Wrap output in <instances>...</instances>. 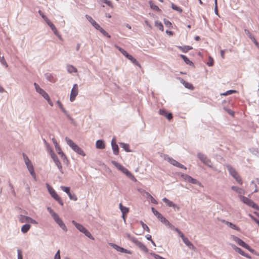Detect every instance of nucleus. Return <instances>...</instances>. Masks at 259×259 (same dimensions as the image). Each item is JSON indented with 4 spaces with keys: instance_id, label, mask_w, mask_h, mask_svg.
Listing matches in <instances>:
<instances>
[{
    "instance_id": "obj_44",
    "label": "nucleus",
    "mask_w": 259,
    "mask_h": 259,
    "mask_svg": "<svg viewBox=\"0 0 259 259\" xmlns=\"http://www.w3.org/2000/svg\"><path fill=\"white\" fill-rule=\"evenodd\" d=\"M171 8L173 10H175L179 12V13L182 12V11H183L182 9L180 7L177 6V5H175L173 3L171 4Z\"/></svg>"
},
{
    "instance_id": "obj_29",
    "label": "nucleus",
    "mask_w": 259,
    "mask_h": 259,
    "mask_svg": "<svg viewBox=\"0 0 259 259\" xmlns=\"http://www.w3.org/2000/svg\"><path fill=\"white\" fill-rule=\"evenodd\" d=\"M178 48L182 51L184 53H187L189 50L192 49V47L189 46H179Z\"/></svg>"
},
{
    "instance_id": "obj_34",
    "label": "nucleus",
    "mask_w": 259,
    "mask_h": 259,
    "mask_svg": "<svg viewBox=\"0 0 259 259\" xmlns=\"http://www.w3.org/2000/svg\"><path fill=\"white\" fill-rule=\"evenodd\" d=\"M67 71L69 73H73V72H76L77 69L76 68H75L72 65H68L67 67Z\"/></svg>"
},
{
    "instance_id": "obj_46",
    "label": "nucleus",
    "mask_w": 259,
    "mask_h": 259,
    "mask_svg": "<svg viewBox=\"0 0 259 259\" xmlns=\"http://www.w3.org/2000/svg\"><path fill=\"white\" fill-rule=\"evenodd\" d=\"M236 92H237V91L236 90H230L227 91L225 93L221 94V95L222 96H228L229 95H231L232 94H233V93H235Z\"/></svg>"
},
{
    "instance_id": "obj_37",
    "label": "nucleus",
    "mask_w": 259,
    "mask_h": 259,
    "mask_svg": "<svg viewBox=\"0 0 259 259\" xmlns=\"http://www.w3.org/2000/svg\"><path fill=\"white\" fill-rule=\"evenodd\" d=\"M149 5H150V6L151 7V8L152 9H153V10L155 11H158V12H159L160 11V10L159 9V8H158V6H157L156 5H154L152 1H150L149 2Z\"/></svg>"
},
{
    "instance_id": "obj_23",
    "label": "nucleus",
    "mask_w": 259,
    "mask_h": 259,
    "mask_svg": "<svg viewBox=\"0 0 259 259\" xmlns=\"http://www.w3.org/2000/svg\"><path fill=\"white\" fill-rule=\"evenodd\" d=\"M222 222L225 223L230 228H232V229H233L234 230H237V231H239L240 230V228L238 227H237V226H236L235 225L233 224V223H232L231 222H229L228 221H226L225 220H223Z\"/></svg>"
},
{
    "instance_id": "obj_4",
    "label": "nucleus",
    "mask_w": 259,
    "mask_h": 259,
    "mask_svg": "<svg viewBox=\"0 0 259 259\" xmlns=\"http://www.w3.org/2000/svg\"><path fill=\"white\" fill-rule=\"evenodd\" d=\"M46 186L48 189V190L51 195V196L56 200L61 205H63V202L60 197L58 196V195L56 193L55 191L53 189V188L51 187L49 184H46Z\"/></svg>"
},
{
    "instance_id": "obj_52",
    "label": "nucleus",
    "mask_w": 259,
    "mask_h": 259,
    "mask_svg": "<svg viewBox=\"0 0 259 259\" xmlns=\"http://www.w3.org/2000/svg\"><path fill=\"white\" fill-rule=\"evenodd\" d=\"M0 62L4 65H5L6 67L8 66V64L5 60V58L3 56H0Z\"/></svg>"
},
{
    "instance_id": "obj_61",
    "label": "nucleus",
    "mask_w": 259,
    "mask_h": 259,
    "mask_svg": "<svg viewBox=\"0 0 259 259\" xmlns=\"http://www.w3.org/2000/svg\"><path fill=\"white\" fill-rule=\"evenodd\" d=\"M34 85L35 87V89L36 92L38 93L42 89L39 86L38 84H37L35 82L34 83Z\"/></svg>"
},
{
    "instance_id": "obj_18",
    "label": "nucleus",
    "mask_w": 259,
    "mask_h": 259,
    "mask_svg": "<svg viewBox=\"0 0 259 259\" xmlns=\"http://www.w3.org/2000/svg\"><path fill=\"white\" fill-rule=\"evenodd\" d=\"M183 241L184 243L190 248L192 250H195L196 247L193 245V244L189 240V239L187 237L184 238L183 239Z\"/></svg>"
},
{
    "instance_id": "obj_19",
    "label": "nucleus",
    "mask_w": 259,
    "mask_h": 259,
    "mask_svg": "<svg viewBox=\"0 0 259 259\" xmlns=\"http://www.w3.org/2000/svg\"><path fill=\"white\" fill-rule=\"evenodd\" d=\"M162 201L165 203L169 207H172L174 208L176 207L178 210L180 207L178 206L176 204L174 203L172 201L169 200L166 198H163Z\"/></svg>"
},
{
    "instance_id": "obj_38",
    "label": "nucleus",
    "mask_w": 259,
    "mask_h": 259,
    "mask_svg": "<svg viewBox=\"0 0 259 259\" xmlns=\"http://www.w3.org/2000/svg\"><path fill=\"white\" fill-rule=\"evenodd\" d=\"M47 210L51 214L53 219L58 215L57 213L54 212V210L50 207H48Z\"/></svg>"
},
{
    "instance_id": "obj_42",
    "label": "nucleus",
    "mask_w": 259,
    "mask_h": 259,
    "mask_svg": "<svg viewBox=\"0 0 259 259\" xmlns=\"http://www.w3.org/2000/svg\"><path fill=\"white\" fill-rule=\"evenodd\" d=\"M244 32L245 34L248 36V37L252 41L254 40L255 37L252 34L249 32V31L246 29H244Z\"/></svg>"
},
{
    "instance_id": "obj_27",
    "label": "nucleus",
    "mask_w": 259,
    "mask_h": 259,
    "mask_svg": "<svg viewBox=\"0 0 259 259\" xmlns=\"http://www.w3.org/2000/svg\"><path fill=\"white\" fill-rule=\"evenodd\" d=\"M30 227H31L30 225H29L28 224H26L22 226L21 229V232L23 233H26L29 230Z\"/></svg>"
},
{
    "instance_id": "obj_36",
    "label": "nucleus",
    "mask_w": 259,
    "mask_h": 259,
    "mask_svg": "<svg viewBox=\"0 0 259 259\" xmlns=\"http://www.w3.org/2000/svg\"><path fill=\"white\" fill-rule=\"evenodd\" d=\"M97 30L100 31V32L104 36H106L108 38H110V37H111L110 35L104 29H103L101 26H100L99 28H98L97 29Z\"/></svg>"
},
{
    "instance_id": "obj_40",
    "label": "nucleus",
    "mask_w": 259,
    "mask_h": 259,
    "mask_svg": "<svg viewBox=\"0 0 259 259\" xmlns=\"http://www.w3.org/2000/svg\"><path fill=\"white\" fill-rule=\"evenodd\" d=\"M124 174H125L126 176H127L129 178H130L133 181H134L135 182L137 181V180L135 178V177L131 173V172L128 169L125 171Z\"/></svg>"
},
{
    "instance_id": "obj_12",
    "label": "nucleus",
    "mask_w": 259,
    "mask_h": 259,
    "mask_svg": "<svg viewBox=\"0 0 259 259\" xmlns=\"http://www.w3.org/2000/svg\"><path fill=\"white\" fill-rule=\"evenodd\" d=\"M159 114L165 117L169 120H171L173 117L171 113H167V111L164 109H160L159 110Z\"/></svg>"
},
{
    "instance_id": "obj_48",
    "label": "nucleus",
    "mask_w": 259,
    "mask_h": 259,
    "mask_svg": "<svg viewBox=\"0 0 259 259\" xmlns=\"http://www.w3.org/2000/svg\"><path fill=\"white\" fill-rule=\"evenodd\" d=\"M141 224L142 225V228L144 230H146L147 232H150V229L147 225L144 224L142 221H141Z\"/></svg>"
},
{
    "instance_id": "obj_35",
    "label": "nucleus",
    "mask_w": 259,
    "mask_h": 259,
    "mask_svg": "<svg viewBox=\"0 0 259 259\" xmlns=\"http://www.w3.org/2000/svg\"><path fill=\"white\" fill-rule=\"evenodd\" d=\"M115 47L125 57H127V56L129 54L126 51H125L124 49L121 48V47L118 46L117 45H115Z\"/></svg>"
},
{
    "instance_id": "obj_28",
    "label": "nucleus",
    "mask_w": 259,
    "mask_h": 259,
    "mask_svg": "<svg viewBox=\"0 0 259 259\" xmlns=\"http://www.w3.org/2000/svg\"><path fill=\"white\" fill-rule=\"evenodd\" d=\"M54 162H55L56 165L57 166V167L58 168V169H59L60 171L63 174V171L62 170V165H61V163L60 161V160H59L58 158H56V159H55V160L54 161Z\"/></svg>"
},
{
    "instance_id": "obj_39",
    "label": "nucleus",
    "mask_w": 259,
    "mask_h": 259,
    "mask_svg": "<svg viewBox=\"0 0 259 259\" xmlns=\"http://www.w3.org/2000/svg\"><path fill=\"white\" fill-rule=\"evenodd\" d=\"M155 25L160 30H161L162 31H163V26L162 24L161 23V22L156 21H155Z\"/></svg>"
},
{
    "instance_id": "obj_55",
    "label": "nucleus",
    "mask_w": 259,
    "mask_h": 259,
    "mask_svg": "<svg viewBox=\"0 0 259 259\" xmlns=\"http://www.w3.org/2000/svg\"><path fill=\"white\" fill-rule=\"evenodd\" d=\"M163 22L164 24L166 25V26L169 28L172 25L169 21L165 19L163 20Z\"/></svg>"
},
{
    "instance_id": "obj_59",
    "label": "nucleus",
    "mask_w": 259,
    "mask_h": 259,
    "mask_svg": "<svg viewBox=\"0 0 259 259\" xmlns=\"http://www.w3.org/2000/svg\"><path fill=\"white\" fill-rule=\"evenodd\" d=\"M165 226H167L169 228H170L171 230H175V229L176 228L175 227V226L171 224L169 221L167 222V224L165 225Z\"/></svg>"
},
{
    "instance_id": "obj_14",
    "label": "nucleus",
    "mask_w": 259,
    "mask_h": 259,
    "mask_svg": "<svg viewBox=\"0 0 259 259\" xmlns=\"http://www.w3.org/2000/svg\"><path fill=\"white\" fill-rule=\"evenodd\" d=\"M57 104L58 105L59 108L62 110V111L64 113V114L66 116L67 118L69 119L70 120H73V119L72 117L70 116V115L68 114V112L64 108L63 105L62 103L60 102V101H57Z\"/></svg>"
},
{
    "instance_id": "obj_45",
    "label": "nucleus",
    "mask_w": 259,
    "mask_h": 259,
    "mask_svg": "<svg viewBox=\"0 0 259 259\" xmlns=\"http://www.w3.org/2000/svg\"><path fill=\"white\" fill-rule=\"evenodd\" d=\"M138 191L139 192H140L141 193H144V195L147 198V199H149L152 196L149 193L145 191V190H141V189H138Z\"/></svg>"
},
{
    "instance_id": "obj_15",
    "label": "nucleus",
    "mask_w": 259,
    "mask_h": 259,
    "mask_svg": "<svg viewBox=\"0 0 259 259\" xmlns=\"http://www.w3.org/2000/svg\"><path fill=\"white\" fill-rule=\"evenodd\" d=\"M111 163L119 170L121 171L123 173H125V171L127 170L126 168H125L123 166L118 163L115 161H112Z\"/></svg>"
},
{
    "instance_id": "obj_26",
    "label": "nucleus",
    "mask_w": 259,
    "mask_h": 259,
    "mask_svg": "<svg viewBox=\"0 0 259 259\" xmlns=\"http://www.w3.org/2000/svg\"><path fill=\"white\" fill-rule=\"evenodd\" d=\"M163 158L164 159V160L167 161L173 165L175 164L176 161H177L166 154L164 155Z\"/></svg>"
},
{
    "instance_id": "obj_58",
    "label": "nucleus",
    "mask_w": 259,
    "mask_h": 259,
    "mask_svg": "<svg viewBox=\"0 0 259 259\" xmlns=\"http://www.w3.org/2000/svg\"><path fill=\"white\" fill-rule=\"evenodd\" d=\"M126 236H127V238L129 240H131L134 243H135V240H137V239L136 238H135L134 237L132 236L130 234H127Z\"/></svg>"
},
{
    "instance_id": "obj_20",
    "label": "nucleus",
    "mask_w": 259,
    "mask_h": 259,
    "mask_svg": "<svg viewBox=\"0 0 259 259\" xmlns=\"http://www.w3.org/2000/svg\"><path fill=\"white\" fill-rule=\"evenodd\" d=\"M179 78L180 79L181 82L184 85V87L186 88H187V89H190V90H193L194 87L191 83L186 81L182 78Z\"/></svg>"
},
{
    "instance_id": "obj_43",
    "label": "nucleus",
    "mask_w": 259,
    "mask_h": 259,
    "mask_svg": "<svg viewBox=\"0 0 259 259\" xmlns=\"http://www.w3.org/2000/svg\"><path fill=\"white\" fill-rule=\"evenodd\" d=\"M232 190L233 191H236L238 194H242L243 190L241 188H239L236 186H232L231 187Z\"/></svg>"
},
{
    "instance_id": "obj_32",
    "label": "nucleus",
    "mask_w": 259,
    "mask_h": 259,
    "mask_svg": "<svg viewBox=\"0 0 259 259\" xmlns=\"http://www.w3.org/2000/svg\"><path fill=\"white\" fill-rule=\"evenodd\" d=\"M45 75L46 79L47 80H48L49 81L52 82L55 81L54 77L52 75V74L49 73H46Z\"/></svg>"
},
{
    "instance_id": "obj_2",
    "label": "nucleus",
    "mask_w": 259,
    "mask_h": 259,
    "mask_svg": "<svg viewBox=\"0 0 259 259\" xmlns=\"http://www.w3.org/2000/svg\"><path fill=\"white\" fill-rule=\"evenodd\" d=\"M226 166L227 170L229 172L230 175L232 177H233L234 179H235V180L238 184H239L240 185H242V179L240 176L239 175V174H238V172H237V171L235 170V169L230 164H227L226 165Z\"/></svg>"
},
{
    "instance_id": "obj_30",
    "label": "nucleus",
    "mask_w": 259,
    "mask_h": 259,
    "mask_svg": "<svg viewBox=\"0 0 259 259\" xmlns=\"http://www.w3.org/2000/svg\"><path fill=\"white\" fill-rule=\"evenodd\" d=\"M119 208L123 214H125L128 213L129 209L127 207L124 206L121 203L119 204Z\"/></svg>"
},
{
    "instance_id": "obj_11",
    "label": "nucleus",
    "mask_w": 259,
    "mask_h": 259,
    "mask_svg": "<svg viewBox=\"0 0 259 259\" xmlns=\"http://www.w3.org/2000/svg\"><path fill=\"white\" fill-rule=\"evenodd\" d=\"M233 240L236 242L239 245L246 248V247L247 246L248 244H246L245 242H244L242 240H241L240 238H238V237H236L235 236H232Z\"/></svg>"
},
{
    "instance_id": "obj_25",
    "label": "nucleus",
    "mask_w": 259,
    "mask_h": 259,
    "mask_svg": "<svg viewBox=\"0 0 259 259\" xmlns=\"http://www.w3.org/2000/svg\"><path fill=\"white\" fill-rule=\"evenodd\" d=\"M126 58L129 59L133 64H134L135 65L141 67V65L140 64V63L138 62V61L135 59L134 58L132 55L128 54Z\"/></svg>"
},
{
    "instance_id": "obj_17",
    "label": "nucleus",
    "mask_w": 259,
    "mask_h": 259,
    "mask_svg": "<svg viewBox=\"0 0 259 259\" xmlns=\"http://www.w3.org/2000/svg\"><path fill=\"white\" fill-rule=\"evenodd\" d=\"M135 244L138 246L142 250L144 251L145 252H148L149 250L147 248V247L141 242L139 241V240H135Z\"/></svg>"
},
{
    "instance_id": "obj_41",
    "label": "nucleus",
    "mask_w": 259,
    "mask_h": 259,
    "mask_svg": "<svg viewBox=\"0 0 259 259\" xmlns=\"http://www.w3.org/2000/svg\"><path fill=\"white\" fill-rule=\"evenodd\" d=\"M151 210L153 214L156 216L157 218L159 219L162 215L157 211L154 207L151 208Z\"/></svg>"
},
{
    "instance_id": "obj_6",
    "label": "nucleus",
    "mask_w": 259,
    "mask_h": 259,
    "mask_svg": "<svg viewBox=\"0 0 259 259\" xmlns=\"http://www.w3.org/2000/svg\"><path fill=\"white\" fill-rule=\"evenodd\" d=\"M19 221L20 223H31L33 224H37L38 223L33 219L29 217L25 216L22 214H20L18 217Z\"/></svg>"
},
{
    "instance_id": "obj_3",
    "label": "nucleus",
    "mask_w": 259,
    "mask_h": 259,
    "mask_svg": "<svg viewBox=\"0 0 259 259\" xmlns=\"http://www.w3.org/2000/svg\"><path fill=\"white\" fill-rule=\"evenodd\" d=\"M72 223L75 226L77 229H78L80 232L83 233L88 238L92 240L94 239V238L93 237L91 233L82 225L76 223L74 220L72 221Z\"/></svg>"
},
{
    "instance_id": "obj_54",
    "label": "nucleus",
    "mask_w": 259,
    "mask_h": 259,
    "mask_svg": "<svg viewBox=\"0 0 259 259\" xmlns=\"http://www.w3.org/2000/svg\"><path fill=\"white\" fill-rule=\"evenodd\" d=\"M175 231L178 233L182 239L185 237L183 233L179 229L176 228Z\"/></svg>"
},
{
    "instance_id": "obj_10",
    "label": "nucleus",
    "mask_w": 259,
    "mask_h": 259,
    "mask_svg": "<svg viewBox=\"0 0 259 259\" xmlns=\"http://www.w3.org/2000/svg\"><path fill=\"white\" fill-rule=\"evenodd\" d=\"M232 246L233 248L237 252H238L239 254L242 255L243 256H245L248 258H251V256L248 254L247 253H245L243 250H242L240 248L236 246L235 245L232 244Z\"/></svg>"
},
{
    "instance_id": "obj_62",
    "label": "nucleus",
    "mask_w": 259,
    "mask_h": 259,
    "mask_svg": "<svg viewBox=\"0 0 259 259\" xmlns=\"http://www.w3.org/2000/svg\"><path fill=\"white\" fill-rule=\"evenodd\" d=\"M34 85L35 87V89L36 92L38 93L42 89L39 86L38 84H37L35 82L34 83Z\"/></svg>"
},
{
    "instance_id": "obj_60",
    "label": "nucleus",
    "mask_w": 259,
    "mask_h": 259,
    "mask_svg": "<svg viewBox=\"0 0 259 259\" xmlns=\"http://www.w3.org/2000/svg\"><path fill=\"white\" fill-rule=\"evenodd\" d=\"M39 14L41 16L42 18L46 21L48 18L44 14L41 10L38 11Z\"/></svg>"
},
{
    "instance_id": "obj_13",
    "label": "nucleus",
    "mask_w": 259,
    "mask_h": 259,
    "mask_svg": "<svg viewBox=\"0 0 259 259\" xmlns=\"http://www.w3.org/2000/svg\"><path fill=\"white\" fill-rule=\"evenodd\" d=\"M112 148L113 151V153L115 155H118L119 153V148L118 145L116 143L115 138H113L111 141Z\"/></svg>"
},
{
    "instance_id": "obj_49",
    "label": "nucleus",
    "mask_w": 259,
    "mask_h": 259,
    "mask_svg": "<svg viewBox=\"0 0 259 259\" xmlns=\"http://www.w3.org/2000/svg\"><path fill=\"white\" fill-rule=\"evenodd\" d=\"M158 220L165 225L167 224V222H168V221L166 219L163 215H162Z\"/></svg>"
},
{
    "instance_id": "obj_8",
    "label": "nucleus",
    "mask_w": 259,
    "mask_h": 259,
    "mask_svg": "<svg viewBox=\"0 0 259 259\" xmlns=\"http://www.w3.org/2000/svg\"><path fill=\"white\" fill-rule=\"evenodd\" d=\"M78 85L77 84H74L73 86V88L71 90L70 96V101L71 102H73L75 100L76 97L78 95Z\"/></svg>"
},
{
    "instance_id": "obj_7",
    "label": "nucleus",
    "mask_w": 259,
    "mask_h": 259,
    "mask_svg": "<svg viewBox=\"0 0 259 259\" xmlns=\"http://www.w3.org/2000/svg\"><path fill=\"white\" fill-rule=\"evenodd\" d=\"M181 177L184 179L185 181H188V182L193 184L198 185L199 186L201 185V183L198 181L196 179L193 178L192 177L189 175L186 174H182Z\"/></svg>"
},
{
    "instance_id": "obj_9",
    "label": "nucleus",
    "mask_w": 259,
    "mask_h": 259,
    "mask_svg": "<svg viewBox=\"0 0 259 259\" xmlns=\"http://www.w3.org/2000/svg\"><path fill=\"white\" fill-rule=\"evenodd\" d=\"M54 220L63 231H64L65 232H66L67 231V228L65 224L64 223V222L62 221V220L61 219V218L59 217L58 215L56 217H55L54 219Z\"/></svg>"
},
{
    "instance_id": "obj_5",
    "label": "nucleus",
    "mask_w": 259,
    "mask_h": 259,
    "mask_svg": "<svg viewBox=\"0 0 259 259\" xmlns=\"http://www.w3.org/2000/svg\"><path fill=\"white\" fill-rule=\"evenodd\" d=\"M240 199L241 201L245 204H247L249 206H250L256 210H259L258 206L252 200L246 197L245 196H241Z\"/></svg>"
},
{
    "instance_id": "obj_53",
    "label": "nucleus",
    "mask_w": 259,
    "mask_h": 259,
    "mask_svg": "<svg viewBox=\"0 0 259 259\" xmlns=\"http://www.w3.org/2000/svg\"><path fill=\"white\" fill-rule=\"evenodd\" d=\"M101 1L102 3H104L106 4L108 6H109V7H110L111 8L113 7V6L112 3L110 1H108V0H101Z\"/></svg>"
},
{
    "instance_id": "obj_63",
    "label": "nucleus",
    "mask_w": 259,
    "mask_h": 259,
    "mask_svg": "<svg viewBox=\"0 0 259 259\" xmlns=\"http://www.w3.org/2000/svg\"><path fill=\"white\" fill-rule=\"evenodd\" d=\"M155 259H162V257L160 256L158 254H157L154 252H152L150 253Z\"/></svg>"
},
{
    "instance_id": "obj_50",
    "label": "nucleus",
    "mask_w": 259,
    "mask_h": 259,
    "mask_svg": "<svg viewBox=\"0 0 259 259\" xmlns=\"http://www.w3.org/2000/svg\"><path fill=\"white\" fill-rule=\"evenodd\" d=\"M119 252H122V253H127V254H132V252L128 250H127L123 247H121V248L120 249V251Z\"/></svg>"
},
{
    "instance_id": "obj_31",
    "label": "nucleus",
    "mask_w": 259,
    "mask_h": 259,
    "mask_svg": "<svg viewBox=\"0 0 259 259\" xmlns=\"http://www.w3.org/2000/svg\"><path fill=\"white\" fill-rule=\"evenodd\" d=\"M180 57L183 59V60L187 64L189 65H192L193 64V62L190 61L186 56L184 55H180Z\"/></svg>"
},
{
    "instance_id": "obj_47",
    "label": "nucleus",
    "mask_w": 259,
    "mask_h": 259,
    "mask_svg": "<svg viewBox=\"0 0 259 259\" xmlns=\"http://www.w3.org/2000/svg\"><path fill=\"white\" fill-rule=\"evenodd\" d=\"M61 189L64 192L68 194V195H69V193H70V188L68 187L61 186Z\"/></svg>"
},
{
    "instance_id": "obj_33",
    "label": "nucleus",
    "mask_w": 259,
    "mask_h": 259,
    "mask_svg": "<svg viewBox=\"0 0 259 259\" xmlns=\"http://www.w3.org/2000/svg\"><path fill=\"white\" fill-rule=\"evenodd\" d=\"M120 145L121 147L127 152H131V151L129 149V145L124 143H120Z\"/></svg>"
},
{
    "instance_id": "obj_24",
    "label": "nucleus",
    "mask_w": 259,
    "mask_h": 259,
    "mask_svg": "<svg viewBox=\"0 0 259 259\" xmlns=\"http://www.w3.org/2000/svg\"><path fill=\"white\" fill-rule=\"evenodd\" d=\"M197 156L200 159V160L203 163H204L206 159H208L207 157L205 154L201 152H198L197 154Z\"/></svg>"
},
{
    "instance_id": "obj_1",
    "label": "nucleus",
    "mask_w": 259,
    "mask_h": 259,
    "mask_svg": "<svg viewBox=\"0 0 259 259\" xmlns=\"http://www.w3.org/2000/svg\"><path fill=\"white\" fill-rule=\"evenodd\" d=\"M65 141L68 145L77 154L84 156L85 154L83 150L80 148L77 145L73 142L72 140L68 138V137L65 138Z\"/></svg>"
},
{
    "instance_id": "obj_22",
    "label": "nucleus",
    "mask_w": 259,
    "mask_h": 259,
    "mask_svg": "<svg viewBox=\"0 0 259 259\" xmlns=\"http://www.w3.org/2000/svg\"><path fill=\"white\" fill-rule=\"evenodd\" d=\"M27 168L29 170L30 175L33 178V179L36 180V175L34 172V167L32 164L29 165L27 166Z\"/></svg>"
},
{
    "instance_id": "obj_64",
    "label": "nucleus",
    "mask_w": 259,
    "mask_h": 259,
    "mask_svg": "<svg viewBox=\"0 0 259 259\" xmlns=\"http://www.w3.org/2000/svg\"><path fill=\"white\" fill-rule=\"evenodd\" d=\"M54 259H61L60 250H58L56 253Z\"/></svg>"
},
{
    "instance_id": "obj_56",
    "label": "nucleus",
    "mask_w": 259,
    "mask_h": 259,
    "mask_svg": "<svg viewBox=\"0 0 259 259\" xmlns=\"http://www.w3.org/2000/svg\"><path fill=\"white\" fill-rule=\"evenodd\" d=\"M110 245L115 249H116L117 251H120V249L121 248V247L115 244L114 243H110Z\"/></svg>"
},
{
    "instance_id": "obj_21",
    "label": "nucleus",
    "mask_w": 259,
    "mask_h": 259,
    "mask_svg": "<svg viewBox=\"0 0 259 259\" xmlns=\"http://www.w3.org/2000/svg\"><path fill=\"white\" fill-rule=\"evenodd\" d=\"M96 148L99 149H103L105 148V145L104 141L101 140H98L96 143Z\"/></svg>"
},
{
    "instance_id": "obj_16",
    "label": "nucleus",
    "mask_w": 259,
    "mask_h": 259,
    "mask_svg": "<svg viewBox=\"0 0 259 259\" xmlns=\"http://www.w3.org/2000/svg\"><path fill=\"white\" fill-rule=\"evenodd\" d=\"M87 19L91 23V24L97 29L100 26L90 16L85 15V16Z\"/></svg>"
},
{
    "instance_id": "obj_51",
    "label": "nucleus",
    "mask_w": 259,
    "mask_h": 259,
    "mask_svg": "<svg viewBox=\"0 0 259 259\" xmlns=\"http://www.w3.org/2000/svg\"><path fill=\"white\" fill-rule=\"evenodd\" d=\"M68 196L71 200H73L74 201H76L77 200V198L74 194H71L70 193L69 194Z\"/></svg>"
},
{
    "instance_id": "obj_57",
    "label": "nucleus",
    "mask_w": 259,
    "mask_h": 259,
    "mask_svg": "<svg viewBox=\"0 0 259 259\" xmlns=\"http://www.w3.org/2000/svg\"><path fill=\"white\" fill-rule=\"evenodd\" d=\"M204 164H205V165H206L207 166H208L209 167H212V164L211 163V161L209 158L206 159V161L204 162Z\"/></svg>"
}]
</instances>
